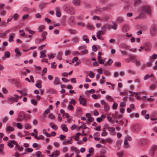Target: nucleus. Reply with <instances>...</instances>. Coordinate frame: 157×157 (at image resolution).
<instances>
[{"label":"nucleus","mask_w":157,"mask_h":157,"mask_svg":"<svg viewBox=\"0 0 157 157\" xmlns=\"http://www.w3.org/2000/svg\"><path fill=\"white\" fill-rule=\"evenodd\" d=\"M145 50L147 52L150 51L151 49V43L149 42H145L143 44Z\"/></svg>","instance_id":"4"},{"label":"nucleus","mask_w":157,"mask_h":157,"mask_svg":"<svg viewBox=\"0 0 157 157\" xmlns=\"http://www.w3.org/2000/svg\"><path fill=\"white\" fill-rule=\"evenodd\" d=\"M141 2V0H135V2L134 3V6H136L139 5Z\"/></svg>","instance_id":"31"},{"label":"nucleus","mask_w":157,"mask_h":157,"mask_svg":"<svg viewBox=\"0 0 157 157\" xmlns=\"http://www.w3.org/2000/svg\"><path fill=\"white\" fill-rule=\"evenodd\" d=\"M105 128H103V132L101 133V135L103 136H105L107 134V132H106L105 130L104 129Z\"/></svg>","instance_id":"50"},{"label":"nucleus","mask_w":157,"mask_h":157,"mask_svg":"<svg viewBox=\"0 0 157 157\" xmlns=\"http://www.w3.org/2000/svg\"><path fill=\"white\" fill-rule=\"evenodd\" d=\"M117 25L116 23H113V25L111 26V27L114 30H116L117 29Z\"/></svg>","instance_id":"44"},{"label":"nucleus","mask_w":157,"mask_h":157,"mask_svg":"<svg viewBox=\"0 0 157 157\" xmlns=\"http://www.w3.org/2000/svg\"><path fill=\"white\" fill-rule=\"evenodd\" d=\"M101 103L102 105H104V109L105 111H107L109 110L110 108L108 104L105 101L102 100L101 101Z\"/></svg>","instance_id":"6"},{"label":"nucleus","mask_w":157,"mask_h":157,"mask_svg":"<svg viewBox=\"0 0 157 157\" xmlns=\"http://www.w3.org/2000/svg\"><path fill=\"white\" fill-rule=\"evenodd\" d=\"M129 93L130 94H131L132 96H135V97H136L138 94V93L133 92L131 91H129Z\"/></svg>","instance_id":"35"},{"label":"nucleus","mask_w":157,"mask_h":157,"mask_svg":"<svg viewBox=\"0 0 157 157\" xmlns=\"http://www.w3.org/2000/svg\"><path fill=\"white\" fill-rule=\"evenodd\" d=\"M60 79L58 77H56L55 78L54 81L53 83L54 85H57L60 84Z\"/></svg>","instance_id":"14"},{"label":"nucleus","mask_w":157,"mask_h":157,"mask_svg":"<svg viewBox=\"0 0 157 157\" xmlns=\"http://www.w3.org/2000/svg\"><path fill=\"white\" fill-rule=\"evenodd\" d=\"M15 52L16 53V57H18L21 56V53L20 52L19 49L18 48H16L15 49Z\"/></svg>","instance_id":"19"},{"label":"nucleus","mask_w":157,"mask_h":157,"mask_svg":"<svg viewBox=\"0 0 157 157\" xmlns=\"http://www.w3.org/2000/svg\"><path fill=\"white\" fill-rule=\"evenodd\" d=\"M56 64L55 62H53L51 63V67L55 69L56 68Z\"/></svg>","instance_id":"57"},{"label":"nucleus","mask_w":157,"mask_h":157,"mask_svg":"<svg viewBox=\"0 0 157 157\" xmlns=\"http://www.w3.org/2000/svg\"><path fill=\"white\" fill-rule=\"evenodd\" d=\"M145 17V14L144 13H140L139 16L136 17L135 19H137L138 18L141 19Z\"/></svg>","instance_id":"21"},{"label":"nucleus","mask_w":157,"mask_h":157,"mask_svg":"<svg viewBox=\"0 0 157 157\" xmlns=\"http://www.w3.org/2000/svg\"><path fill=\"white\" fill-rule=\"evenodd\" d=\"M74 9L71 6H70L69 8H68V11L71 13V14H75V13L74 12Z\"/></svg>","instance_id":"26"},{"label":"nucleus","mask_w":157,"mask_h":157,"mask_svg":"<svg viewBox=\"0 0 157 157\" xmlns=\"http://www.w3.org/2000/svg\"><path fill=\"white\" fill-rule=\"evenodd\" d=\"M12 18H13L14 20H16L18 17V15L16 13L13 15V16L11 17Z\"/></svg>","instance_id":"45"},{"label":"nucleus","mask_w":157,"mask_h":157,"mask_svg":"<svg viewBox=\"0 0 157 157\" xmlns=\"http://www.w3.org/2000/svg\"><path fill=\"white\" fill-rule=\"evenodd\" d=\"M103 34V32L102 31H98L97 34V38L101 40H103V38L101 36Z\"/></svg>","instance_id":"11"},{"label":"nucleus","mask_w":157,"mask_h":157,"mask_svg":"<svg viewBox=\"0 0 157 157\" xmlns=\"http://www.w3.org/2000/svg\"><path fill=\"white\" fill-rule=\"evenodd\" d=\"M13 124L15 126L16 125L17 127V128H22V126L21 124L19 123H13Z\"/></svg>","instance_id":"46"},{"label":"nucleus","mask_w":157,"mask_h":157,"mask_svg":"<svg viewBox=\"0 0 157 157\" xmlns=\"http://www.w3.org/2000/svg\"><path fill=\"white\" fill-rule=\"evenodd\" d=\"M107 9L106 7H104L102 8H99V9L95 10L94 12L96 13H97L98 12L102 11L104 10H106Z\"/></svg>","instance_id":"22"},{"label":"nucleus","mask_w":157,"mask_h":157,"mask_svg":"<svg viewBox=\"0 0 157 157\" xmlns=\"http://www.w3.org/2000/svg\"><path fill=\"white\" fill-rule=\"evenodd\" d=\"M15 35V34L13 33H12L11 35L10 36L9 38V41L10 42H11L13 41V36Z\"/></svg>","instance_id":"34"},{"label":"nucleus","mask_w":157,"mask_h":157,"mask_svg":"<svg viewBox=\"0 0 157 157\" xmlns=\"http://www.w3.org/2000/svg\"><path fill=\"white\" fill-rule=\"evenodd\" d=\"M10 53L9 51H6L5 52L4 56L7 58H9L10 56Z\"/></svg>","instance_id":"33"},{"label":"nucleus","mask_w":157,"mask_h":157,"mask_svg":"<svg viewBox=\"0 0 157 157\" xmlns=\"http://www.w3.org/2000/svg\"><path fill=\"white\" fill-rule=\"evenodd\" d=\"M124 144L125 145V147L126 148H128L129 147V145H128V141L126 140V139H125L124 140Z\"/></svg>","instance_id":"36"},{"label":"nucleus","mask_w":157,"mask_h":157,"mask_svg":"<svg viewBox=\"0 0 157 157\" xmlns=\"http://www.w3.org/2000/svg\"><path fill=\"white\" fill-rule=\"evenodd\" d=\"M69 32L71 34H75L77 33V31L74 29H68Z\"/></svg>","instance_id":"29"},{"label":"nucleus","mask_w":157,"mask_h":157,"mask_svg":"<svg viewBox=\"0 0 157 157\" xmlns=\"http://www.w3.org/2000/svg\"><path fill=\"white\" fill-rule=\"evenodd\" d=\"M118 157H122L123 155V153L122 151H120L117 153Z\"/></svg>","instance_id":"41"},{"label":"nucleus","mask_w":157,"mask_h":157,"mask_svg":"<svg viewBox=\"0 0 157 157\" xmlns=\"http://www.w3.org/2000/svg\"><path fill=\"white\" fill-rule=\"evenodd\" d=\"M11 100L16 102H17L18 101L17 98H15L13 97H11L10 98L8 99V102L10 103H13V102L11 101Z\"/></svg>","instance_id":"17"},{"label":"nucleus","mask_w":157,"mask_h":157,"mask_svg":"<svg viewBox=\"0 0 157 157\" xmlns=\"http://www.w3.org/2000/svg\"><path fill=\"white\" fill-rule=\"evenodd\" d=\"M129 26L126 25H124L122 27V30L123 32H125L129 30Z\"/></svg>","instance_id":"18"},{"label":"nucleus","mask_w":157,"mask_h":157,"mask_svg":"<svg viewBox=\"0 0 157 157\" xmlns=\"http://www.w3.org/2000/svg\"><path fill=\"white\" fill-rule=\"evenodd\" d=\"M72 138V137H71V139L68 140L63 141L62 143L63 144V145H66L68 144H72L73 142L72 140L71 139Z\"/></svg>","instance_id":"13"},{"label":"nucleus","mask_w":157,"mask_h":157,"mask_svg":"<svg viewBox=\"0 0 157 157\" xmlns=\"http://www.w3.org/2000/svg\"><path fill=\"white\" fill-rule=\"evenodd\" d=\"M40 58H44L46 56V55L43 51H41L40 52Z\"/></svg>","instance_id":"43"},{"label":"nucleus","mask_w":157,"mask_h":157,"mask_svg":"<svg viewBox=\"0 0 157 157\" xmlns=\"http://www.w3.org/2000/svg\"><path fill=\"white\" fill-rule=\"evenodd\" d=\"M67 109L70 111H72L74 108L72 105H69L67 107Z\"/></svg>","instance_id":"49"},{"label":"nucleus","mask_w":157,"mask_h":157,"mask_svg":"<svg viewBox=\"0 0 157 157\" xmlns=\"http://www.w3.org/2000/svg\"><path fill=\"white\" fill-rule=\"evenodd\" d=\"M157 58V54H154L150 57V59L151 61H153L154 59H156Z\"/></svg>","instance_id":"32"},{"label":"nucleus","mask_w":157,"mask_h":157,"mask_svg":"<svg viewBox=\"0 0 157 157\" xmlns=\"http://www.w3.org/2000/svg\"><path fill=\"white\" fill-rule=\"evenodd\" d=\"M55 10L56 11V15L57 17H60L61 15L60 9L58 7H57L55 8Z\"/></svg>","instance_id":"12"},{"label":"nucleus","mask_w":157,"mask_h":157,"mask_svg":"<svg viewBox=\"0 0 157 157\" xmlns=\"http://www.w3.org/2000/svg\"><path fill=\"white\" fill-rule=\"evenodd\" d=\"M111 26L108 24H105L104 25H103L101 27V29L102 30L104 31H105V29H111Z\"/></svg>","instance_id":"16"},{"label":"nucleus","mask_w":157,"mask_h":157,"mask_svg":"<svg viewBox=\"0 0 157 157\" xmlns=\"http://www.w3.org/2000/svg\"><path fill=\"white\" fill-rule=\"evenodd\" d=\"M10 32V30H7L3 33H0V37H3L4 36H5L7 33H9Z\"/></svg>","instance_id":"28"},{"label":"nucleus","mask_w":157,"mask_h":157,"mask_svg":"<svg viewBox=\"0 0 157 157\" xmlns=\"http://www.w3.org/2000/svg\"><path fill=\"white\" fill-rule=\"evenodd\" d=\"M105 141L107 142L111 143L112 142V139L110 138H108L105 139Z\"/></svg>","instance_id":"51"},{"label":"nucleus","mask_w":157,"mask_h":157,"mask_svg":"<svg viewBox=\"0 0 157 157\" xmlns=\"http://www.w3.org/2000/svg\"><path fill=\"white\" fill-rule=\"evenodd\" d=\"M112 116L113 117V118L115 119H120L122 117V116L119 114L117 111H115L114 114H112Z\"/></svg>","instance_id":"10"},{"label":"nucleus","mask_w":157,"mask_h":157,"mask_svg":"<svg viewBox=\"0 0 157 157\" xmlns=\"http://www.w3.org/2000/svg\"><path fill=\"white\" fill-rule=\"evenodd\" d=\"M81 1L80 0H73L72 3L76 6H79L80 5Z\"/></svg>","instance_id":"15"},{"label":"nucleus","mask_w":157,"mask_h":157,"mask_svg":"<svg viewBox=\"0 0 157 157\" xmlns=\"http://www.w3.org/2000/svg\"><path fill=\"white\" fill-rule=\"evenodd\" d=\"M157 31V25L155 24H153L151 27L150 30V34L151 36H155L156 35Z\"/></svg>","instance_id":"1"},{"label":"nucleus","mask_w":157,"mask_h":157,"mask_svg":"<svg viewBox=\"0 0 157 157\" xmlns=\"http://www.w3.org/2000/svg\"><path fill=\"white\" fill-rule=\"evenodd\" d=\"M118 106V105L117 103H116L115 102H114L113 105V109H116Z\"/></svg>","instance_id":"60"},{"label":"nucleus","mask_w":157,"mask_h":157,"mask_svg":"<svg viewBox=\"0 0 157 157\" xmlns=\"http://www.w3.org/2000/svg\"><path fill=\"white\" fill-rule=\"evenodd\" d=\"M16 147L18 148V150L20 151H21L23 150V147H22V146H20L18 144L17 146H16Z\"/></svg>","instance_id":"52"},{"label":"nucleus","mask_w":157,"mask_h":157,"mask_svg":"<svg viewBox=\"0 0 157 157\" xmlns=\"http://www.w3.org/2000/svg\"><path fill=\"white\" fill-rule=\"evenodd\" d=\"M26 116L25 113L23 111L20 112L18 114L17 120L19 121H21L25 120Z\"/></svg>","instance_id":"3"},{"label":"nucleus","mask_w":157,"mask_h":157,"mask_svg":"<svg viewBox=\"0 0 157 157\" xmlns=\"http://www.w3.org/2000/svg\"><path fill=\"white\" fill-rule=\"evenodd\" d=\"M88 119V121H86V124H90V122H93L94 121V119L92 117H91V116L89 117ZM86 124H84L82 126V127L80 126L79 128H88L86 126Z\"/></svg>","instance_id":"8"},{"label":"nucleus","mask_w":157,"mask_h":157,"mask_svg":"<svg viewBox=\"0 0 157 157\" xmlns=\"http://www.w3.org/2000/svg\"><path fill=\"white\" fill-rule=\"evenodd\" d=\"M142 10L149 15H151V9L150 6H143L141 8Z\"/></svg>","instance_id":"2"},{"label":"nucleus","mask_w":157,"mask_h":157,"mask_svg":"<svg viewBox=\"0 0 157 157\" xmlns=\"http://www.w3.org/2000/svg\"><path fill=\"white\" fill-rule=\"evenodd\" d=\"M72 40L74 43H77L79 41V38L78 37L75 36L72 39Z\"/></svg>","instance_id":"24"},{"label":"nucleus","mask_w":157,"mask_h":157,"mask_svg":"<svg viewBox=\"0 0 157 157\" xmlns=\"http://www.w3.org/2000/svg\"><path fill=\"white\" fill-rule=\"evenodd\" d=\"M131 59L132 62L134 63L136 66H139L140 65V62L139 60L137 59L135 56H131Z\"/></svg>","instance_id":"5"},{"label":"nucleus","mask_w":157,"mask_h":157,"mask_svg":"<svg viewBox=\"0 0 157 157\" xmlns=\"http://www.w3.org/2000/svg\"><path fill=\"white\" fill-rule=\"evenodd\" d=\"M43 40V39L41 38L36 39L35 40V42L36 44H38Z\"/></svg>","instance_id":"38"},{"label":"nucleus","mask_w":157,"mask_h":157,"mask_svg":"<svg viewBox=\"0 0 157 157\" xmlns=\"http://www.w3.org/2000/svg\"><path fill=\"white\" fill-rule=\"evenodd\" d=\"M109 19V17L107 15L103 16L101 18V20L103 21H107Z\"/></svg>","instance_id":"20"},{"label":"nucleus","mask_w":157,"mask_h":157,"mask_svg":"<svg viewBox=\"0 0 157 157\" xmlns=\"http://www.w3.org/2000/svg\"><path fill=\"white\" fill-rule=\"evenodd\" d=\"M77 25L78 26L83 27L85 26V24L82 22H78L77 23Z\"/></svg>","instance_id":"37"},{"label":"nucleus","mask_w":157,"mask_h":157,"mask_svg":"<svg viewBox=\"0 0 157 157\" xmlns=\"http://www.w3.org/2000/svg\"><path fill=\"white\" fill-rule=\"evenodd\" d=\"M59 151L56 150V151L54 152L53 153L54 155H55V157L58 156L59 154Z\"/></svg>","instance_id":"48"},{"label":"nucleus","mask_w":157,"mask_h":157,"mask_svg":"<svg viewBox=\"0 0 157 157\" xmlns=\"http://www.w3.org/2000/svg\"><path fill=\"white\" fill-rule=\"evenodd\" d=\"M49 117L51 119H54L55 118V116L52 113H50L49 115Z\"/></svg>","instance_id":"64"},{"label":"nucleus","mask_w":157,"mask_h":157,"mask_svg":"<svg viewBox=\"0 0 157 157\" xmlns=\"http://www.w3.org/2000/svg\"><path fill=\"white\" fill-rule=\"evenodd\" d=\"M77 113L80 114L82 112V109L79 107H77L76 109Z\"/></svg>","instance_id":"58"},{"label":"nucleus","mask_w":157,"mask_h":157,"mask_svg":"<svg viewBox=\"0 0 157 157\" xmlns=\"http://www.w3.org/2000/svg\"><path fill=\"white\" fill-rule=\"evenodd\" d=\"M75 18L73 16H71L69 18L68 24L71 26H74L75 24Z\"/></svg>","instance_id":"7"},{"label":"nucleus","mask_w":157,"mask_h":157,"mask_svg":"<svg viewBox=\"0 0 157 157\" xmlns=\"http://www.w3.org/2000/svg\"><path fill=\"white\" fill-rule=\"evenodd\" d=\"M88 52V51L87 49H85L83 51H82L81 52V53L82 54L84 55L86 54Z\"/></svg>","instance_id":"63"},{"label":"nucleus","mask_w":157,"mask_h":157,"mask_svg":"<svg viewBox=\"0 0 157 157\" xmlns=\"http://www.w3.org/2000/svg\"><path fill=\"white\" fill-rule=\"evenodd\" d=\"M6 14V11L4 10H1L0 12V14L1 16H5Z\"/></svg>","instance_id":"59"},{"label":"nucleus","mask_w":157,"mask_h":157,"mask_svg":"<svg viewBox=\"0 0 157 157\" xmlns=\"http://www.w3.org/2000/svg\"><path fill=\"white\" fill-rule=\"evenodd\" d=\"M113 62V61L111 59H109L107 63H105V65L106 66L107 64L110 65Z\"/></svg>","instance_id":"53"},{"label":"nucleus","mask_w":157,"mask_h":157,"mask_svg":"<svg viewBox=\"0 0 157 157\" xmlns=\"http://www.w3.org/2000/svg\"><path fill=\"white\" fill-rule=\"evenodd\" d=\"M80 103L84 106L86 105V101L84 98H82V96H81L79 98Z\"/></svg>","instance_id":"9"},{"label":"nucleus","mask_w":157,"mask_h":157,"mask_svg":"<svg viewBox=\"0 0 157 157\" xmlns=\"http://www.w3.org/2000/svg\"><path fill=\"white\" fill-rule=\"evenodd\" d=\"M44 26L43 25H41L38 27L39 32H41L42 30L44 28Z\"/></svg>","instance_id":"42"},{"label":"nucleus","mask_w":157,"mask_h":157,"mask_svg":"<svg viewBox=\"0 0 157 157\" xmlns=\"http://www.w3.org/2000/svg\"><path fill=\"white\" fill-rule=\"evenodd\" d=\"M88 75L91 78H93L94 77V73L91 71L89 72V74Z\"/></svg>","instance_id":"55"},{"label":"nucleus","mask_w":157,"mask_h":157,"mask_svg":"<svg viewBox=\"0 0 157 157\" xmlns=\"http://www.w3.org/2000/svg\"><path fill=\"white\" fill-rule=\"evenodd\" d=\"M88 36H87L86 35H83L82 37V38L83 40L85 41L86 43H89V40L88 39Z\"/></svg>","instance_id":"27"},{"label":"nucleus","mask_w":157,"mask_h":157,"mask_svg":"<svg viewBox=\"0 0 157 157\" xmlns=\"http://www.w3.org/2000/svg\"><path fill=\"white\" fill-rule=\"evenodd\" d=\"M47 33L46 32H44L42 34V36L43 37V39L44 40L46 39V36L47 35Z\"/></svg>","instance_id":"40"},{"label":"nucleus","mask_w":157,"mask_h":157,"mask_svg":"<svg viewBox=\"0 0 157 157\" xmlns=\"http://www.w3.org/2000/svg\"><path fill=\"white\" fill-rule=\"evenodd\" d=\"M86 26L88 29L90 30H94V26L89 23Z\"/></svg>","instance_id":"25"},{"label":"nucleus","mask_w":157,"mask_h":157,"mask_svg":"<svg viewBox=\"0 0 157 157\" xmlns=\"http://www.w3.org/2000/svg\"><path fill=\"white\" fill-rule=\"evenodd\" d=\"M95 92V91L94 90V89H91L89 90V91H87L86 92V94H88L89 93L90 94H93Z\"/></svg>","instance_id":"39"},{"label":"nucleus","mask_w":157,"mask_h":157,"mask_svg":"<svg viewBox=\"0 0 157 157\" xmlns=\"http://www.w3.org/2000/svg\"><path fill=\"white\" fill-rule=\"evenodd\" d=\"M117 21L118 22L121 23L124 21V19L123 17L120 16L117 18Z\"/></svg>","instance_id":"23"},{"label":"nucleus","mask_w":157,"mask_h":157,"mask_svg":"<svg viewBox=\"0 0 157 157\" xmlns=\"http://www.w3.org/2000/svg\"><path fill=\"white\" fill-rule=\"evenodd\" d=\"M104 74L107 76H109L110 75V73L108 71H105L104 72Z\"/></svg>","instance_id":"62"},{"label":"nucleus","mask_w":157,"mask_h":157,"mask_svg":"<svg viewBox=\"0 0 157 157\" xmlns=\"http://www.w3.org/2000/svg\"><path fill=\"white\" fill-rule=\"evenodd\" d=\"M70 6L68 5L65 4L63 5V9L65 11H67Z\"/></svg>","instance_id":"30"},{"label":"nucleus","mask_w":157,"mask_h":157,"mask_svg":"<svg viewBox=\"0 0 157 157\" xmlns=\"http://www.w3.org/2000/svg\"><path fill=\"white\" fill-rule=\"evenodd\" d=\"M107 85H110L111 86V89L112 90H113L114 89V86L115 85L114 84H112L111 83L107 82L106 83Z\"/></svg>","instance_id":"61"},{"label":"nucleus","mask_w":157,"mask_h":157,"mask_svg":"<svg viewBox=\"0 0 157 157\" xmlns=\"http://www.w3.org/2000/svg\"><path fill=\"white\" fill-rule=\"evenodd\" d=\"M35 154L36 157H39L41 156L42 153L40 151H38L36 152Z\"/></svg>","instance_id":"47"},{"label":"nucleus","mask_w":157,"mask_h":157,"mask_svg":"<svg viewBox=\"0 0 157 157\" xmlns=\"http://www.w3.org/2000/svg\"><path fill=\"white\" fill-rule=\"evenodd\" d=\"M72 53L74 56H77L78 55H80V54L77 51H73L72 52Z\"/></svg>","instance_id":"54"},{"label":"nucleus","mask_w":157,"mask_h":157,"mask_svg":"<svg viewBox=\"0 0 157 157\" xmlns=\"http://www.w3.org/2000/svg\"><path fill=\"white\" fill-rule=\"evenodd\" d=\"M106 98L110 101H112L113 100V99L110 96H107Z\"/></svg>","instance_id":"56"}]
</instances>
